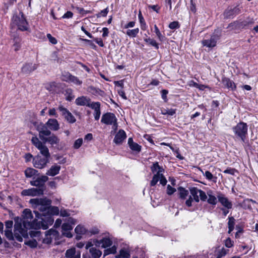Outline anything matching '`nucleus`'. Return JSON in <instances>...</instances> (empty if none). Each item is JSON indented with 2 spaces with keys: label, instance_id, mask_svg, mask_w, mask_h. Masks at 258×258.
<instances>
[{
  "label": "nucleus",
  "instance_id": "f257e3e1",
  "mask_svg": "<svg viewBox=\"0 0 258 258\" xmlns=\"http://www.w3.org/2000/svg\"><path fill=\"white\" fill-rule=\"evenodd\" d=\"M15 222L14 233L12 231L13 221L8 220L5 222V235L9 241L16 240L19 242H22L23 237L25 238L28 236L27 231L22 227L21 218L19 217L15 218Z\"/></svg>",
  "mask_w": 258,
  "mask_h": 258
},
{
  "label": "nucleus",
  "instance_id": "f03ea898",
  "mask_svg": "<svg viewBox=\"0 0 258 258\" xmlns=\"http://www.w3.org/2000/svg\"><path fill=\"white\" fill-rule=\"evenodd\" d=\"M190 195L188 199L185 201V204L188 207L192 206L193 201L196 203L199 202L200 200L205 202L207 200V196L205 191L198 189L197 187H192L189 188Z\"/></svg>",
  "mask_w": 258,
  "mask_h": 258
},
{
  "label": "nucleus",
  "instance_id": "7ed1b4c3",
  "mask_svg": "<svg viewBox=\"0 0 258 258\" xmlns=\"http://www.w3.org/2000/svg\"><path fill=\"white\" fill-rule=\"evenodd\" d=\"M30 203L34 208L37 209L42 212V214H40V215H43L47 214L49 206L51 204V201L46 198H36L31 199Z\"/></svg>",
  "mask_w": 258,
  "mask_h": 258
},
{
  "label": "nucleus",
  "instance_id": "20e7f679",
  "mask_svg": "<svg viewBox=\"0 0 258 258\" xmlns=\"http://www.w3.org/2000/svg\"><path fill=\"white\" fill-rule=\"evenodd\" d=\"M12 26V27L17 26L18 29L22 31H27L29 29L28 23L22 12L13 16Z\"/></svg>",
  "mask_w": 258,
  "mask_h": 258
},
{
  "label": "nucleus",
  "instance_id": "39448f33",
  "mask_svg": "<svg viewBox=\"0 0 258 258\" xmlns=\"http://www.w3.org/2000/svg\"><path fill=\"white\" fill-rule=\"evenodd\" d=\"M36 217L38 219H40L41 221L36 222L34 225V229H40L42 228L43 229H46L48 228L49 225H51L53 223V219L50 215H41L38 211H34Z\"/></svg>",
  "mask_w": 258,
  "mask_h": 258
},
{
  "label": "nucleus",
  "instance_id": "423d86ee",
  "mask_svg": "<svg viewBox=\"0 0 258 258\" xmlns=\"http://www.w3.org/2000/svg\"><path fill=\"white\" fill-rule=\"evenodd\" d=\"M23 219L22 220V225L23 228L27 231L28 229L33 228L36 222V220H32L33 215L31 211L29 209H25L23 212Z\"/></svg>",
  "mask_w": 258,
  "mask_h": 258
},
{
  "label": "nucleus",
  "instance_id": "0eeeda50",
  "mask_svg": "<svg viewBox=\"0 0 258 258\" xmlns=\"http://www.w3.org/2000/svg\"><path fill=\"white\" fill-rule=\"evenodd\" d=\"M232 130L235 135L239 137L243 142H245L248 130V126L246 123L239 122L232 128Z\"/></svg>",
  "mask_w": 258,
  "mask_h": 258
},
{
  "label": "nucleus",
  "instance_id": "6e6552de",
  "mask_svg": "<svg viewBox=\"0 0 258 258\" xmlns=\"http://www.w3.org/2000/svg\"><path fill=\"white\" fill-rule=\"evenodd\" d=\"M32 144L40 151V153L44 157L49 158L50 154L49 150L46 146L45 145L44 142L42 143L39 139L35 137L31 139Z\"/></svg>",
  "mask_w": 258,
  "mask_h": 258
},
{
  "label": "nucleus",
  "instance_id": "1a4fd4ad",
  "mask_svg": "<svg viewBox=\"0 0 258 258\" xmlns=\"http://www.w3.org/2000/svg\"><path fill=\"white\" fill-rule=\"evenodd\" d=\"M48 161L49 158L38 156L33 159V165L36 168L42 169L46 166Z\"/></svg>",
  "mask_w": 258,
  "mask_h": 258
},
{
  "label": "nucleus",
  "instance_id": "9d476101",
  "mask_svg": "<svg viewBox=\"0 0 258 258\" xmlns=\"http://www.w3.org/2000/svg\"><path fill=\"white\" fill-rule=\"evenodd\" d=\"M221 36L220 33L217 32V33H214V35L211 36L209 40H204L202 41V44L204 46L208 47H213L216 46L217 40L220 38Z\"/></svg>",
  "mask_w": 258,
  "mask_h": 258
},
{
  "label": "nucleus",
  "instance_id": "9b49d317",
  "mask_svg": "<svg viewBox=\"0 0 258 258\" xmlns=\"http://www.w3.org/2000/svg\"><path fill=\"white\" fill-rule=\"evenodd\" d=\"M48 128L46 123H41L37 126V130L39 132V137L41 140L44 139L46 137L51 135V131Z\"/></svg>",
  "mask_w": 258,
  "mask_h": 258
},
{
  "label": "nucleus",
  "instance_id": "f8f14e48",
  "mask_svg": "<svg viewBox=\"0 0 258 258\" xmlns=\"http://www.w3.org/2000/svg\"><path fill=\"white\" fill-rule=\"evenodd\" d=\"M116 121L117 118L115 115L111 112H107L103 114L101 120L102 123L106 125H111Z\"/></svg>",
  "mask_w": 258,
  "mask_h": 258
},
{
  "label": "nucleus",
  "instance_id": "ddd939ff",
  "mask_svg": "<svg viewBox=\"0 0 258 258\" xmlns=\"http://www.w3.org/2000/svg\"><path fill=\"white\" fill-rule=\"evenodd\" d=\"M159 181L163 186L165 185L167 183V180L163 174L155 173L151 181L150 185L151 186H155Z\"/></svg>",
  "mask_w": 258,
  "mask_h": 258
},
{
  "label": "nucleus",
  "instance_id": "4468645a",
  "mask_svg": "<svg viewBox=\"0 0 258 258\" xmlns=\"http://www.w3.org/2000/svg\"><path fill=\"white\" fill-rule=\"evenodd\" d=\"M48 180V177L46 175H42L35 179L30 181V184L32 186H38L39 188H44L45 183Z\"/></svg>",
  "mask_w": 258,
  "mask_h": 258
},
{
  "label": "nucleus",
  "instance_id": "2eb2a0df",
  "mask_svg": "<svg viewBox=\"0 0 258 258\" xmlns=\"http://www.w3.org/2000/svg\"><path fill=\"white\" fill-rule=\"evenodd\" d=\"M241 13L240 8L235 7L233 8H228L224 13V18L226 19L233 18L235 16Z\"/></svg>",
  "mask_w": 258,
  "mask_h": 258
},
{
  "label": "nucleus",
  "instance_id": "dca6fc26",
  "mask_svg": "<svg viewBox=\"0 0 258 258\" xmlns=\"http://www.w3.org/2000/svg\"><path fill=\"white\" fill-rule=\"evenodd\" d=\"M218 201L221 204L227 209H230L232 208V203L226 198L223 194L220 193L217 196Z\"/></svg>",
  "mask_w": 258,
  "mask_h": 258
},
{
  "label": "nucleus",
  "instance_id": "f3484780",
  "mask_svg": "<svg viewBox=\"0 0 258 258\" xmlns=\"http://www.w3.org/2000/svg\"><path fill=\"white\" fill-rule=\"evenodd\" d=\"M75 103L77 105L87 106L89 107L92 103L89 98L84 96L78 97L75 100Z\"/></svg>",
  "mask_w": 258,
  "mask_h": 258
},
{
  "label": "nucleus",
  "instance_id": "a211bd4d",
  "mask_svg": "<svg viewBox=\"0 0 258 258\" xmlns=\"http://www.w3.org/2000/svg\"><path fill=\"white\" fill-rule=\"evenodd\" d=\"M37 68V65L33 63H26L22 68V72L25 74H29Z\"/></svg>",
  "mask_w": 258,
  "mask_h": 258
},
{
  "label": "nucleus",
  "instance_id": "6ab92c4d",
  "mask_svg": "<svg viewBox=\"0 0 258 258\" xmlns=\"http://www.w3.org/2000/svg\"><path fill=\"white\" fill-rule=\"evenodd\" d=\"M90 108L94 110V116L96 120H98L100 116V103L99 102H92Z\"/></svg>",
  "mask_w": 258,
  "mask_h": 258
},
{
  "label": "nucleus",
  "instance_id": "aec40b11",
  "mask_svg": "<svg viewBox=\"0 0 258 258\" xmlns=\"http://www.w3.org/2000/svg\"><path fill=\"white\" fill-rule=\"evenodd\" d=\"M126 136L125 132L122 130H120L115 135L114 139L113 140V142L116 144H120L122 143L123 141L126 138Z\"/></svg>",
  "mask_w": 258,
  "mask_h": 258
},
{
  "label": "nucleus",
  "instance_id": "412c9836",
  "mask_svg": "<svg viewBox=\"0 0 258 258\" xmlns=\"http://www.w3.org/2000/svg\"><path fill=\"white\" fill-rule=\"evenodd\" d=\"M46 124L52 131H56L59 128V124L56 119H49L46 122Z\"/></svg>",
  "mask_w": 258,
  "mask_h": 258
},
{
  "label": "nucleus",
  "instance_id": "4be33fe9",
  "mask_svg": "<svg viewBox=\"0 0 258 258\" xmlns=\"http://www.w3.org/2000/svg\"><path fill=\"white\" fill-rule=\"evenodd\" d=\"M44 143L48 142L52 146L54 145H57L59 142V139L58 137L53 134L51 133V135L49 136L48 137H45L44 139L42 140Z\"/></svg>",
  "mask_w": 258,
  "mask_h": 258
},
{
  "label": "nucleus",
  "instance_id": "5701e85b",
  "mask_svg": "<svg viewBox=\"0 0 258 258\" xmlns=\"http://www.w3.org/2000/svg\"><path fill=\"white\" fill-rule=\"evenodd\" d=\"M61 228L63 235L68 238H71L73 236L72 233L70 231L72 230L73 227L69 223H63L62 225Z\"/></svg>",
  "mask_w": 258,
  "mask_h": 258
},
{
  "label": "nucleus",
  "instance_id": "b1692460",
  "mask_svg": "<svg viewBox=\"0 0 258 258\" xmlns=\"http://www.w3.org/2000/svg\"><path fill=\"white\" fill-rule=\"evenodd\" d=\"M66 256L67 258H80L81 252L76 251L75 248L68 249L66 252Z\"/></svg>",
  "mask_w": 258,
  "mask_h": 258
},
{
  "label": "nucleus",
  "instance_id": "393cba45",
  "mask_svg": "<svg viewBox=\"0 0 258 258\" xmlns=\"http://www.w3.org/2000/svg\"><path fill=\"white\" fill-rule=\"evenodd\" d=\"M60 170V166L59 165L55 164L52 165L50 168L46 172V175L49 176H53L59 173Z\"/></svg>",
  "mask_w": 258,
  "mask_h": 258
},
{
  "label": "nucleus",
  "instance_id": "a878e982",
  "mask_svg": "<svg viewBox=\"0 0 258 258\" xmlns=\"http://www.w3.org/2000/svg\"><path fill=\"white\" fill-rule=\"evenodd\" d=\"M207 202L212 205L215 206L217 203L216 197L213 194V191L209 190L207 192Z\"/></svg>",
  "mask_w": 258,
  "mask_h": 258
},
{
  "label": "nucleus",
  "instance_id": "bb28decb",
  "mask_svg": "<svg viewBox=\"0 0 258 258\" xmlns=\"http://www.w3.org/2000/svg\"><path fill=\"white\" fill-rule=\"evenodd\" d=\"M222 82L223 84L227 88L232 90L236 89V85L235 83L229 78H224L222 79Z\"/></svg>",
  "mask_w": 258,
  "mask_h": 258
},
{
  "label": "nucleus",
  "instance_id": "cd10ccee",
  "mask_svg": "<svg viewBox=\"0 0 258 258\" xmlns=\"http://www.w3.org/2000/svg\"><path fill=\"white\" fill-rule=\"evenodd\" d=\"M151 170L153 173L162 174V172L164 171L163 168L159 165L157 162L153 164L151 167Z\"/></svg>",
  "mask_w": 258,
  "mask_h": 258
},
{
  "label": "nucleus",
  "instance_id": "c85d7f7f",
  "mask_svg": "<svg viewBox=\"0 0 258 258\" xmlns=\"http://www.w3.org/2000/svg\"><path fill=\"white\" fill-rule=\"evenodd\" d=\"M128 144L130 148L133 151L140 152L141 150V146L137 143L134 142L132 138H130L128 140Z\"/></svg>",
  "mask_w": 258,
  "mask_h": 258
},
{
  "label": "nucleus",
  "instance_id": "c756f323",
  "mask_svg": "<svg viewBox=\"0 0 258 258\" xmlns=\"http://www.w3.org/2000/svg\"><path fill=\"white\" fill-rule=\"evenodd\" d=\"M89 252L93 258H99L102 254L101 251L93 247L89 249Z\"/></svg>",
  "mask_w": 258,
  "mask_h": 258
},
{
  "label": "nucleus",
  "instance_id": "7c9ffc66",
  "mask_svg": "<svg viewBox=\"0 0 258 258\" xmlns=\"http://www.w3.org/2000/svg\"><path fill=\"white\" fill-rule=\"evenodd\" d=\"M38 174V171L32 168H28L25 171V176L27 178H30Z\"/></svg>",
  "mask_w": 258,
  "mask_h": 258
},
{
  "label": "nucleus",
  "instance_id": "2f4dec72",
  "mask_svg": "<svg viewBox=\"0 0 258 258\" xmlns=\"http://www.w3.org/2000/svg\"><path fill=\"white\" fill-rule=\"evenodd\" d=\"M14 37V44H13V47L15 50V51H17L19 50L21 47V39L20 37L18 36H15Z\"/></svg>",
  "mask_w": 258,
  "mask_h": 258
},
{
  "label": "nucleus",
  "instance_id": "473e14b6",
  "mask_svg": "<svg viewBox=\"0 0 258 258\" xmlns=\"http://www.w3.org/2000/svg\"><path fill=\"white\" fill-rule=\"evenodd\" d=\"M116 258H130V254L128 251L121 249L119 251V253L115 256Z\"/></svg>",
  "mask_w": 258,
  "mask_h": 258
},
{
  "label": "nucleus",
  "instance_id": "72a5a7b5",
  "mask_svg": "<svg viewBox=\"0 0 258 258\" xmlns=\"http://www.w3.org/2000/svg\"><path fill=\"white\" fill-rule=\"evenodd\" d=\"M178 190L179 191V198L181 199H185L188 195V191L182 187H178Z\"/></svg>",
  "mask_w": 258,
  "mask_h": 258
},
{
  "label": "nucleus",
  "instance_id": "f704fd0d",
  "mask_svg": "<svg viewBox=\"0 0 258 258\" xmlns=\"http://www.w3.org/2000/svg\"><path fill=\"white\" fill-rule=\"evenodd\" d=\"M31 196H36L42 195L43 194L44 188H31Z\"/></svg>",
  "mask_w": 258,
  "mask_h": 258
},
{
  "label": "nucleus",
  "instance_id": "c9c22d12",
  "mask_svg": "<svg viewBox=\"0 0 258 258\" xmlns=\"http://www.w3.org/2000/svg\"><path fill=\"white\" fill-rule=\"evenodd\" d=\"M112 244V241L109 238H103L102 239L101 247L103 248H106L111 246Z\"/></svg>",
  "mask_w": 258,
  "mask_h": 258
},
{
  "label": "nucleus",
  "instance_id": "e433bc0d",
  "mask_svg": "<svg viewBox=\"0 0 258 258\" xmlns=\"http://www.w3.org/2000/svg\"><path fill=\"white\" fill-rule=\"evenodd\" d=\"M139 32V28H136L134 29L130 30L128 29L126 31V34L127 36L131 37H136Z\"/></svg>",
  "mask_w": 258,
  "mask_h": 258
},
{
  "label": "nucleus",
  "instance_id": "4c0bfd02",
  "mask_svg": "<svg viewBox=\"0 0 258 258\" xmlns=\"http://www.w3.org/2000/svg\"><path fill=\"white\" fill-rule=\"evenodd\" d=\"M47 215H57L59 214V209L57 207H50L49 206Z\"/></svg>",
  "mask_w": 258,
  "mask_h": 258
},
{
  "label": "nucleus",
  "instance_id": "58836bf2",
  "mask_svg": "<svg viewBox=\"0 0 258 258\" xmlns=\"http://www.w3.org/2000/svg\"><path fill=\"white\" fill-rule=\"evenodd\" d=\"M70 83H73L77 86H81L82 84V81L80 80L77 77L73 75H72Z\"/></svg>",
  "mask_w": 258,
  "mask_h": 258
},
{
  "label": "nucleus",
  "instance_id": "ea45409f",
  "mask_svg": "<svg viewBox=\"0 0 258 258\" xmlns=\"http://www.w3.org/2000/svg\"><path fill=\"white\" fill-rule=\"evenodd\" d=\"M176 113L175 109H163L161 110V113L163 115H173Z\"/></svg>",
  "mask_w": 258,
  "mask_h": 258
},
{
  "label": "nucleus",
  "instance_id": "a19ab883",
  "mask_svg": "<svg viewBox=\"0 0 258 258\" xmlns=\"http://www.w3.org/2000/svg\"><path fill=\"white\" fill-rule=\"evenodd\" d=\"M139 19L141 24V28L143 30H145L147 28V25L144 18L143 17L141 12L139 14Z\"/></svg>",
  "mask_w": 258,
  "mask_h": 258
},
{
  "label": "nucleus",
  "instance_id": "79ce46f5",
  "mask_svg": "<svg viewBox=\"0 0 258 258\" xmlns=\"http://www.w3.org/2000/svg\"><path fill=\"white\" fill-rule=\"evenodd\" d=\"M66 100L69 101H71L75 98V96L73 94V91L71 89H68L66 90Z\"/></svg>",
  "mask_w": 258,
  "mask_h": 258
},
{
  "label": "nucleus",
  "instance_id": "37998d69",
  "mask_svg": "<svg viewBox=\"0 0 258 258\" xmlns=\"http://www.w3.org/2000/svg\"><path fill=\"white\" fill-rule=\"evenodd\" d=\"M116 252V247L115 246H113L110 248L105 249L104 251V256L107 255L109 254L115 253Z\"/></svg>",
  "mask_w": 258,
  "mask_h": 258
},
{
  "label": "nucleus",
  "instance_id": "c03bdc74",
  "mask_svg": "<svg viewBox=\"0 0 258 258\" xmlns=\"http://www.w3.org/2000/svg\"><path fill=\"white\" fill-rule=\"evenodd\" d=\"M228 251V249H225L224 248H222L218 251L216 258H222L226 255Z\"/></svg>",
  "mask_w": 258,
  "mask_h": 258
},
{
  "label": "nucleus",
  "instance_id": "a18cd8bd",
  "mask_svg": "<svg viewBox=\"0 0 258 258\" xmlns=\"http://www.w3.org/2000/svg\"><path fill=\"white\" fill-rule=\"evenodd\" d=\"M75 231L76 233L79 234H85L86 232L85 228L83 226L81 225H78L76 227Z\"/></svg>",
  "mask_w": 258,
  "mask_h": 258
},
{
  "label": "nucleus",
  "instance_id": "49530a36",
  "mask_svg": "<svg viewBox=\"0 0 258 258\" xmlns=\"http://www.w3.org/2000/svg\"><path fill=\"white\" fill-rule=\"evenodd\" d=\"M64 118H66V119H67L68 121H69L70 123H74L76 120L75 117L72 115V114L70 111L64 117Z\"/></svg>",
  "mask_w": 258,
  "mask_h": 258
},
{
  "label": "nucleus",
  "instance_id": "de8ad7c7",
  "mask_svg": "<svg viewBox=\"0 0 258 258\" xmlns=\"http://www.w3.org/2000/svg\"><path fill=\"white\" fill-rule=\"evenodd\" d=\"M145 41H146L147 43H148L152 46H154L157 49L158 48V44L155 40L148 38L145 39Z\"/></svg>",
  "mask_w": 258,
  "mask_h": 258
},
{
  "label": "nucleus",
  "instance_id": "09e8293b",
  "mask_svg": "<svg viewBox=\"0 0 258 258\" xmlns=\"http://www.w3.org/2000/svg\"><path fill=\"white\" fill-rule=\"evenodd\" d=\"M72 75L70 73H64L62 76V80L65 82L70 83Z\"/></svg>",
  "mask_w": 258,
  "mask_h": 258
},
{
  "label": "nucleus",
  "instance_id": "8fccbe9b",
  "mask_svg": "<svg viewBox=\"0 0 258 258\" xmlns=\"http://www.w3.org/2000/svg\"><path fill=\"white\" fill-rule=\"evenodd\" d=\"M83 143V139L82 138H79L75 141L74 144V148L75 149H79Z\"/></svg>",
  "mask_w": 258,
  "mask_h": 258
},
{
  "label": "nucleus",
  "instance_id": "3c124183",
  "mask_svg": "<svg viewBox=\"0 0 258 258\" xmlns=\"http://www.w3.org/2000/svg\"><path fill=\"white\" fill-rule=\"evenodd\" d=\"M58 110L61 112V114L62 116L65 117L67 114L69 112V111L62 106H59L58 107Z\"/></svg>",
  "mask_w": 258,
  "mask_h": 258
},
{
  "label": "nucleus",
  "instance_id": "603ef678",
  "mask_svg": "<svg viewBox=\"0 0 258 258\" xmlns=\"http://www.w3.org/2000/svg\"><path fill=\"white\" fill-rule=\"evenodd\" d=\"M29 234L31 237H39L40 231L38 230H31L29 232Z\"/></svg>",
  "mask_w": 258,
  "mask_h": 258
},
{
  "label": "nucleus",
  "instance_id": "864d4df0",
  "mask_svg": "<svg viewBox=\"0 0 258 258\" xmlns=\"http://www.w3.org/2000/svg\"><path fill=\"white\" fill-rule=\"evenodd\" d=\"M154 29H155V32L157 36L160 40H162V39L163 38V37L162 35L161 32H160L159 29L158 28L157 26L156 25L154 26Z\"/></svg>",
  "mask_w": 258,
  "mask_h": 258
},
{
  "label": "nucleus",
  "instance_id": "5fc2aeb1",
  "mask_svg": "<svg viewBox=\"0 0 258 258\" xmlns=\"http://www.w3.org/2000/svg\"><path fill=\"white\" fill-rule=\"evenodd\" d=\"M169 27L171 29H175L179 27L178 22L174 21L170 23Z\"/></svg>",
  "mask_w": 258,
  "mask_h": 258
},
{
  "label": "nucleus",
  "instance_id": "6e6d98bb",
  "mask_svg": "<svg viewBox=\"0 0 258 258\" xmlns=\"http://www.w3.org/2000/svg\"><path fill=\"white\" fill-rule=\"evenodd\" d=\"M108 12V8H106L102 10L97 15V17H105Z\"/></svg>",
  "mask_w": 258,
  "mask_h": 258
},
{
  "label": "nucleus",
  "instance_id": "4d7b16f0",
  "mask_svg": "<svg viewBox=\"0 0 258 258\" xmlns=\"http://www.w3.org/2000/svg\"><path fill=\"white\" fill-rule=\"evenodd\" d=\"M51 58L54 61H56L57 63H61V59L58 57L56 52H54L51 55Z\"/></svg>",
  "mask_w": 258,
  "mask_h": 258
},
{
  "label": "nucleus",
  "instance_id": "13d9d810",
  "mask_svg": "<svg viewBox=\"0 0 258 258\" xmlns=\"http://www.w3.org/2000/svg\"><path fill=\"white\" fill-rule=\"evenodd\" d=\"M225 245L228 248L231 247L233 245V242L232 241L230 238H228L225 241Z\"/></svg>",
  "mask_w": 258,
  "mask_h": 258
},
{
  "label": "nucleus",
  "instance_id": "bf43d9fd",
  "mask_svg": "<svg viewBox=\"0 0 258 258\" xmlns=\"http://www.w3.org/2000/svg\"><path fill=\"white\" fill-rule=\"evenodd\" d=\"M176 189L171 186L170 185H168L167 187V194L169 195H172L175 191Z\"/></svg>",
  "mask_w": 258,
  "mask_h": 258
},
{
  "label": "nucleus",
  "instance_id": "052dcab7",
  "mask_svg": "<svg viewBox=\"0 0 258 258\" xmlns=\"http://www.w3.org/2000/svg\"><path fill=\"white\" fill-rule=\"evenodd\" d=\"M235 172L236 170L231 168H228L223 171L224 173L229 174L231 175H234Z\"/></svg>",
  "mask_w": 258,
  "mask_h": 258
},
{
  "label": "nucleus",
  "instance_id": "680f3d73",
  "mask_svg": "<svg viewBox=\"0 0 258 258\" xmlns=\"http://www.w3.org/2000/svg\"><path fill=\"white\" fill-rule=\"evenodd\" d=\"M47 37L49 40V41L53 44H55L57 43L56 39L52 37L50 34H47Z\"/></svg>",
  "mask_w": 258,
  "mask_h": 258
},
{
  "label": "nucleus",
  "instance_id": "e2e57ef3",
  "mask_svg": "<svg viewBox=\"0 0 258 258\" xmlns=\"http://www.w3.org/2000/svg\"><path fill=\"white\" fill-rule=\"evenodd\" d=\"M236 229L237 230V231L235 234V237L238 238L239 237V234L243 232V229L240 226L238 225L236 226Z\"/></svg>",
  "mask_w": 258,
  "mask_h": 258
},
{
  "label": "nucleus",
  "instance_id": "0e129e2a",
  "mask_svg": "<svg viewBox=\"0 0 258 258\" xmlns=\"http://www.w3.org/2000/svg\"><path fill=\"white\" fill-rule=\"evenodd\" d=\"M21 194L24 196H31V189H24L22 190Z\"/></svg>",
  "mask_w": 258,
  "mask_h": 258
},
{
  "label": "nucleus",
  "instance_id": "69168bd1",
  "mask_svg": "<svg viewBox=\"0 0 258 258\" xmlns=\"http://www.w3.org/2000/svg\"><path fill=\"white\" fill-rule=\"evenodd\" d=\"M204 176L208 180H212L213 178V174L209 171H206L204 174Z\"/></svg>",
  "mask_w": 258,
  "mask_h": 258
},
{
  "label": "nucleus",
  "instance_id": "338daca9",
  "mask_svg": "<svg viewBox=\"0 0 258 258\" xmlns=\"http://www.w3.org/2000/svg\"><path fill=\"white\" fill-rule=\"evenodd\" d=\"M136 22L135 21H131L124 25V28L128 29L129 28H133L135 26Z\"/></svg>",
  "mask_w": 258,
  "mask_h": 258
},
{
  "label": "nucleus",
  "instance_id": "774afa93",
  "mask_svg": "<svg viewBox=\"0 0 258 258\" xmlns=\"http://www.w3.org/2000/svg\"><path fill=\"white\" fill-rule=\"evenodd\" d=\"M49 115L50 116H54L56 117L58 116L55 108H51L49 110Z\"/></svg>",
  "mask_w": 258,
  "mask_h": 258
}]
</instances>
